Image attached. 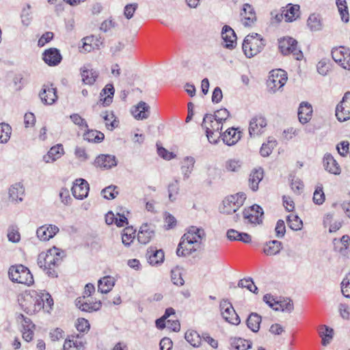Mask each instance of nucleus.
Returning <instances> with one entry per match:
<instances>
[{
    "instance_id": "603ef678",
    "label": "nucleus",
    "mask_w": 350,
    "mask_h": 350,
    "mask_svg": "<svg viewBox=\"0 0 350 350\" xmlns=\"http://www.w3.org/2000/svg\"><path fill=\"white\" fill-rule=\"evenodd\" d=\"M12 128L8 124L0 123V143L5 144L10 138Z\"/></svg>"
},
{
    "instance_id": "0e129e2a",
    "label": "nucleus",
    "mask_w": 350,
    "mask_h": 350,
    "mask_svg": "<svg viewBox=\"0 0 350 350\" xmlns=\"http://www.w3.org/2000/svg\"><path fill=\"white\" fill-rule=\"evenodd\" d=\"M341 292L347 298H350V273H348L341 282Z\"/></svg>"
},
{
    "instance_id": "ddd939ff",
    "label": "nucleus",
    "mask_w": 350,
    "mask_h": 350,
    "mask_svg": "<svg viewBox=\"0 0 350 350\" xmlns=\"http://www.w3.org/2000/svg\"><path fill=\"white\" fill-rule=\"evenodd\" d=\"M196 245H198V244L193 242L191 239H184V236H183L178 245L176 254L178 256L190 255L197 250Z\"/></svg>"
},
{
    "instance_id": "dca6fc26",
    "label": "nucleus",
    "mask_w": 350,
    "mask_h": 350,
    "mask_svg": "<svg viewBox=\"0 0 350 350\" xmlns=\"http://www.w3.org/2000/svg\"><path fill=\"white\" fill-rule=\"evenodd\" d=\"M221 38L224 42V47L232 49L237 44V36L234 31L228 25H224L221 30Z\"/></svg>"
},
{
    "instance_id": "774afa93",
    "label": "nucleus",
    "mask_w": 350,
    "mask_h": 350,
    "mask_svg": "<svg viewBox=\"0 0 350 350\" xmlns=\"http://www.w3.org/2000/svg\"><path fill=\"white\" fill-rule=\"evenodd\" d=\"M242 163L239 160L230 159L226 162V169L229 172H237L241 167Z\"/></svg>"
},
{
    "instance_id": "0eeeda50",
    "label": "nucleus",
    "mask_w": 350,
    "mask_h": 350,
    "mask_svg": "<svg viewBox=\"0 0 350 350\" xmlns=\"http://www.w3.org/2000/svg\"><path fill=\"white\" fill-rule=\"evenodd\" d=\"M287 79V74L284 70H273L270 72L267 86L273 93H275L285 85Z\"/></svg>"
},
{
    "instance_id": "c756f323",
    "label": "nucleus",
    "mask_w": 350,
    "mask_h": 350,
    "mask_svg": "<svg viewBox=\"0 0 350 350\" xmlns=\"http://www.w3.org/2000/svg\"><path fill=\"white\" fill-rule=\"evenodd\" d=\"M312 107L308 103H301L298 110L299 120L302 124L307 123L312 117Z\"/></svg>"
},
{
    "instance_id": "7ed1b4c3",
    "label": "nucleus",
    "mask_w": 350,
    "mask_h": 350,
    "mask_svg": "<svg viewBox=\"0 0 350 350\" xmlns=\"http://www.w3.org/2000/svg\"><path fill=\"white\" fill-rule=\"evenodd\" d=\"M265 45V41L258 33L247 36L243 42V51L247 57L259 53Z\"/></svg>"
},
{
    "instance_id": "7c9ffc66",
    "label": "nucleus",
    "mask_w": 350,
    "mask_h": 350,
    "mask_svg": "<svg viewBox=\"0 0 350 350\" xmlns=\"http://www.w3.org/2000/svg\"><path fill=\"white\" fill-rule=\"evenodd\" d=\"M131 112L137 120L147 119L150 115V107L146 103L140 101Z\"/></svg>"
},
{
    "instance_id": "412c9836",
    "label": "nucleus",
    "mask_w": 350,
    "mask_h": 350,
    "mask_svg": "<svg viewBox=\"0 0 350 350\" xmlns=\"http://www.w3.org/2000/svg\"><path fill=\"white\" fill-rule=\"evenodd\" d=\"M39 96L45 105H52L57 99L56 89L45 85H43Z\"/></svg>"
},
{
    "instance_id": "8fccbe9b",
    "label": "nucleus",
    "mask_w": 350,
    "mask_h": 350,
    "mask_svg": "<svg viewBox=\"0 0 350 350\" xmlns=\"http://www.w3.org/2000/svg\"><path fill=\"white\" fill-rule=\"evenodd\" d=\"M336 3L341 20L345 23H348L349 21V15L346 0H336Z\"/></svg>"
},
{
    "instance_id": "4d7b16f0",
    "label": "nucleus",
    "mask_w": 350,
    "mask_h": 350,
    "mask_svg": "<svg viewBox=\"0 0 350 350\" xmlns=\"http://www.w3.org/2000/svg\"><path fill=\"white\" fill-rule=\"evenodd\" d=\"M31 5L29 4H27L26 7L23 8L21 14L22 24L25 27L29 26V25L31 23Z\"/></svg>"
},
{
    "instance_id": "a211bd4d",
    "label": "nucleus",
    "mask_w": 350,
    "mask_h": 350,
    "mask_svg": "<svg viewBox=\"0 0 350 350\" xmlns=\"http://www.w3.org/2000/svg\"><path fill=\"white\" fill-rule=\"evenodd\" d=\"M59 232V228L55 225H44L37 229L38 238L41 241H48Z\"/></svg>"
},
{
    "instance_id": "c85d7f7f",
    "label": "nucleus",
    "mask_w": 350,
    "mask_h": 350,
    "mask_svg": "<svg viewBox=\"0 0 350 350\" xmlns=\"http://www.w3.org/2000/svg\"><path fill=\"white\" fill-rule=\"evenodd\" d=\"M115 90L112 84H107L100 94L99 103L104 107L109 106L113 100Z\"/></svg>"
},
{
    "instance_id": "ea45409f",
    "label": "nucleus",
    "mask_w": 350,
    "mask_h": 350,
    "mask_svg": "<svg viewBox=\"0 0 350 350\" xmlns=\"http://www.w3.org/2000/svg\"><path fill=\"white\" fill-rule=\"evenodd\" d=\"M319 335L322 339L321 343L323 346H327L330 343L333 338L334 330L327 325H321L319 329Z\"/></svg>"
},
{
    "instance_id": "4be33fe9",
    "label": "nucleus",
    "mask_w": 350,
    "mask_h": 350,
    "mask_svg": "<svg viewBox=\"0 0 350 350\" xmlns=\"http://www.w3.org/2000/svg\"><path fill=\"white\" fill-rule=\"evenodd\" d=\"M62 59L59 51L55 48H51L43 53V60L49 66H57L61 62Z\"/></svg>"
},
{
    "instance_id": "39448f33",
    "label": "nucleus",
    "mask_w": 350,
    "mask_h": 350,
    "mask_svg": "<svg viewBox=\"0 0 350 350\" xmlns=\"http://www.w3.org/2000/svg\"><path fill=\"white\" fill-rule=\"evenodd\" d=\"M245 199L246 195L244 193H237L226 197L223 200L220 212L227 215L235 213L243 204Z\"/></svg>"
},
{
    "instance_id": "aec40b11",
    "label": "nucleus",
    "mask_w": 350,
    "mask_h": 350,
    "mask_svg": "<svg viewBox=\"0 0 350 350\" xmlns=\"http://www.w3.org/2000/svg\"><path fill=\"white\" fill-rule=\"evenodd\" d=\"M103 44V39L101 37L94 36H87L83 39L82 50L84 52H91L94 49H99Z\"/></svg>"
},
{
    "instance_id": "473e14b6",
    "label": "nucleus",
    "mask_w": 350,
    "mask_h": 350,
    "mask_svg": "<svg viewBox=\"0 0 350 350\" xmlns=\"http://www.w3.org/2000/svg\"><path fill=\"white\" fill-rule=\"evenodd\" d=\"M64 148L62 144H57L49 150L48 153L43 157L45 163L55 161L64 154Z\"/></svg>"
},
{
    "instance_id": "c9c22d12",
    "label": "nucleus",
    "mask_w": 350,
    "mask_h": 350,
    "mask_svg": "<svg viewBox=\"0 0 350 350\" xmlns=\"http://www.w3.org/2000/svg\"><path fill=\"white\" fill-rule=\"evenodd\" d=\"M115 285L114 278L110 276H105L98 282V291L101 293H109Z\"/></svg>"
},
{
    "instance_id": "6e6d98bb",
    "label": "nucleus",
    "mask_w": 350,
    "mask_h": 350,
    "mask_svg": "<svg viewBox=\"0 0 350 350\" xmlns=\"http://www.w3.org/2000/svg\"><path fill=\"white\" fill-rule=\"evenodd\" d=\"M238 286L240 288H246L250 291L256 294L258 293V288L254 285L251 278L240 280L238 283Z\"/></svg>"
},
{
    "instance_id": "f257e3e1",
    "label": "nucleus",
    "mask_w": 350,
    "mask_h": 350,
    "mask_svg": "<svg viewBox=\"0 0 350 350\" xmlns=\"http://www.w3.org/2000/svg\"><path fill=\"white\" fill-rule=\"evenodd\" d=\"M18 301L22 310L29 315L36 314L42 308L49 312L53 306L51 295L42 291H26L18 295Z\"/></svg>"
},
{
    "instance_id": "a878e982",
    "label": "nucleus",
    "mask_w": 350,
    "mask_h": 350,
    "mask_svg": "<svg viewBox=\"0 0 350 350\" xmlns=\"http://www.w3.org/2000/svg\"><path fill=\"white\" fill-rule=\"evenodd\" d=\"M323 166L327 172L335 175L340 174V167L331 154H325L323 157Z\"/></svg>"
},
{
    "instance_id": "f704fd0d",
    "label": "nucleus",
    "mask_w": 350,
    "mask_h": 350,
    "mask_svg": "<svg viewBox=\"0 0 350 350\" xmlns=\"http://www.w3.org/2000/svg\"><path fill=\"white\" fill-rule=\"evenodd\" d=\"M84 343L79 339V336H71L64 344V350H84Z\"/></svg>"
},
{
    "instance_id": "393cba45",
    "label": "nucleus",
    "mask_w": 350,
    "mask_h": 350,
    "mask_svg": "<svg viewBox=\"0 0 350 350\" xmlns=\"http://www.w3.org/2000/svg\"><path fill=\"white\" fill-rule=\"evenodd\" d=\"M146 257L151 265H159L163 262L164 252L162 250L150 247L147 250Z\"/></svg>"
},
{
    "instance_id": "423d86ee",
    "label": "nucleus",
    "mask_w": 350,
    "mask_h": 350,
    "mask_svg": "<svg viewBox=\"0 0 350 350\" xmlns=\"http://www.w3.org/2000/svg\"><path fill=\"white\" fill-rule=\"evenodd\" d=\"M278 46L284 55H292L296 60L303 58L302 51L297 47V42L293 38L286 37L279 40Z\"/></svg>"
},
{
    "instance_id": "72a5a7b5",
    "label": "nucleus",
    "mask_w": 350,
    "mask_h": 350,
    "mask_svg": "<svg viewBox=\"0 0 350 350\" xmlns=\"http://www.w3.org/2000/svg\"><path fill=\"white\" fill-rule=\"evenodd\" d=\"M89 67V66H85L81 68V77L84 83L92 85L98 78V72Z\"/></svg>"
},
{
    "instance_id": "9d476101",
    "label": "nucleus",
    "mask_w": 350,
    "mask_h": 350,
    "mask_svg": "<svg viewBox=\"0 0 350 350\" xmlns=\"http://www.w3.org/2000/svg\"><path fill=\"white\" fill-rule=\"evenodd\" d=\"M336 116L340 122H345L350 119V92L344 94L342 100L336 106Z\"/></svg>"
},
{
    "instance_id": "9b49d317",
    "label": "nucleus",
    "mask_w": 350,
    "mask_h": 350,
    "mask_svg": "<svg viewBox=\"0 0 350 350\" xmlns=\"http://www.w3.org/2000/svg\"><path fill=\"white\" fill-rule=\"evenodd\" d=\"M267 124V120L264 116L258 115L253 117L249 125V134L250 137H254L260 135L264 133Z\"/></svg>"
},
{
    "instance_id": "5701e85b",
    "label": "nucleus",
    "mask_w": 350,
    "mask_h": 350,
    "mask_svg": "<svg viewBox=\"0 0 350 350\" xmlns=\"http://www.w3.org/2000/svg\"><path fill=\"white\" fill-rule=\"evenodd\" d=\"M241 21L245 26H250L256 20L254 8L249 3H245L241 11Z\"/></svg>"
},
{
    "instance_id": "2f4dec72",
    "label": "nucleus",
    "mask_w": 350,
    "mask_h": 350,
    "mask_svg": "<svg viewBox=\"0 0 350 350\" xmlns=\"http://www.w3.org/2000/svg\"><path fill=\"white\" fill-rule=\"evenodd\" d=\"M24 195L25 189L20 183L12 185L9 189V196L12 201L21 202L23 200Z\"/></svg>"
},
{
    "instance_id": "a19ab883",
    "label": "nucleus",
    "mask_w": 350,
    "mask_h": 350,
    "mask_svg": "<svg viewBox=\"0 0 350 350\" xmlns=\"http://www.w3.org/2000/svg\"><path fill=\"white\" fill-rule=\"evenodd\" d=\"M282 249V243L277 240L270 241L264 246L263 252L266 255L272 256L278 254Z\"/></svg>"
},
{
    "instance_id": "b1692460",
    "label": "nucleus",
    "mask_w": 350,
    "mask_h": 350,
    "mask_svg": "<svg viewBox=\"0 0 350 350\" xmlns=\"http://www.w3.org/2000/svg\"><path fill=\"white\" fill-rule=\"evenodd\" d=\"M300 7L297 4L289 3L286 9L282 10L281 17L284 18L286 22H293L299 17Z\"/></svg>"
},
{
    "instance_id": "20e7f679",
    "label": "nucleus",
    "mask_w": 350,
    "mask_h": 350,
    "mask_svg": "<svg viewBox=\"0 0 350 350\" xmlns=\"http://www.w3.org/2000/svg\"><path fill=\"white\" fill-rule=\"evenodd\" d=\"M10 279L14 282L27 286L33 283V277L29 269L23 265L11 266L8 271Z\"/></svg>"
},
{
    "instance_id": "1a4fd4ad",
    "label": "nucleus",
    "mask_w": 350,
    "mask_h": 350,
    "mask_svg": "<svg viewBox=\"0 0 350 350\" xmlns=\"http://www.w3.org/2000/svg\"><path fill=\"white\" fill-rule=\"evenodd\" d=\"M263 215L262 208L258 204H254L245 208L243 212L244 219L247 220L248 223L255 225L262 222Z\"/></svg>"
},
{
    "instance_id": "f03ea898",
    "label": "nucleus",
    "mask_w": 350,
    "mask_h": 350,
    "mask_svg": "<svg viewBox=\"0 0 350 350\" xmlns=\"http://www.w3.org/2000/svg\"><path fill=\"white\" fill-rule=\"evenodd\" d=\"M64 252L53 247L46 252H41L38 256V265L51 278L57 277L56 268L62 263Z\"/></svg>"
},
{
    "instance_id": "2eb2a0df",
    "label": "nucleus",
    "mask_w": 350,
    "mask_h": 350,
    "mask_svg": "<svg viewBox=\"0 0 350 350\" xmlns=\"http://www.w3.org/2000/svg\"><path fill=\"white\" fill-rule=\"evenodd\" d=\"M76 306L82 311L92 312L98 311L101 308L102 304L100 301L90 302L86 300L85 296L79 297L75 300Z\"/></svg>"
},
{
    "instance_id": "49530a36",
    "label": "nucleus",
    "mask_w": 350,
    "mask_h": 350,
    "mask_svg": "<svg viewBox=\"0 0 350 350\" xmlns=\"http://www.w3.org/2000/svg\"><path fill=\"white\" fill-rule=\"evenodd\" d=\"M349 49L344 46H340L339 48L334 49L332 51V57L336 62L340 64L343 59L346 57V55L349 54Z\"/></svg>"
},
{
    "instance_id": "e2e57ef3",
    "label": "nucleus",
    "mask_w": 350,
    "mask_h": 350,
    "mask_svg": "<svg viewBox=\"0 0 350 350\" xmlns=\"http://www.w3.org/2000/svg\"><path fill=\"white\" fill-rule=\"evenodd\" d=\"M325 201V194L323 190V186H317L313 195V202L318 205L322 204Z\"/></svg>"
},
{
    "instance_id": "6e6552de",
    "label": "nucleus",
    "mask_w": 350,
    "mask_h": 350,
    "mask_svg": "<svg viewBox=\"0 0 350 350\" xmlns=\"http://www.w3.org/2000/svg\"><path fill=\"white\" fill-rule=\"evenodd\" d=\"M220 312L224 319L228 323L238 325L241 323L239 315L234 310L232 304L228 300L223 299L219 304Z\"/></svg>"
},
{
    "instance_id": "a18cd8bd",
    "label": "nucleus",
    "mask_w": 350,
    "mask_h": 350,
    "mask_svg": "<svg viewBox=\"0 0 350 350\" xmlns=\"http://www.w3.org/2000/svg\"><path fill=\"white\" fill-rule=\"evenodd\" d=\"M185 338L193 347H198L201 344V337L195 330H188L185 333Z\"/></svg>"
},
{
    "instance_id": "58836bf2",
    "label": "nucleus",
    "mask_w": 350,
    "mask_h": 350,
    "mask_svg": "<svg viewBox=\"0 0 350 350\" xmlns=\"http://www.w3.org/2000/svg\"><path fill=\"white\" fill-rule=\"evenodd\" d=\"M195 162V159L192 157H186L184 158L181 165V172L185 180L189 178L193 170Z\"/></svg>"
},
{
    "instance_id": "69168bd1",
    "label": "nucleus",
    "mask_w": 350,
    "mask_h": 350,
    "mask_svg": "<svg viewBox=\"0 0 350 350\" xmlns=\"http://www.w3.org/2000/svg\"><path fill=\"white\" fill-rule=\"evenodd\" d=\"M179 191L178 180H175L174 183L168 185V197L171 202L176 200V196L178 195Z\"/></svg>"
},
{
    "instance_id": "37998d69",
    "label": "nucleus",
    "mask_w": 350,
    "mask_h": 350,
    "mask_svg": "<svg viewBox=\"0 0 350 350\" xmlns=\"http://www.w3.org/2000/svg\"><path fill=\"white\" fill-rule=\"evenodd\" d=\"M230 344L234 350H247L250 349L252 345V342L250 340L241 338H231Z\"/></svg>"
},
{
    "instance_id": "5fc2aeb1",
    "label": "nucleus",
    "mask_w": 350,
    "mask_h": 350,
    "mask_svg": "<svg viewBox=\"0 0 350 350\" xmlns=\"http://www.w3.org/2000/svg\"><path fill=\"white\" fill-rule=\"evenodd\" d=\"M8 239L9 241L12 243H18L21 240V234L18 228L16 225L10 226L8 228Z\"/></svg>"
},
{
    "instance_id": "864d4df0",
    "label": "nucleus",
    "mask_w": 350,
    "mask_h": 350,
    "mask_svg": "<svg viewBox=\"0 0 350 350\" xmlns=\"http://www.w3.org/2000/svg\"><path fill=\"white\" fill-rule=\"evenodd\" d=\"M277 142L273 138L269 137L267 144H262L260 153L262 157H268L272 152L273 149L276 146Z\"/></svg>"
},
{
    "instance_id": "052dcab7",
    "label": "nucleus",
    "mask_w": 350,
    "mask_h": 350,
    "mask_svg": "<svg viewBox=\"0 0 350 350\" xmlns=\"http://www.w3.org/2000/svg\"><path fill=\"white\" fill-rule=\"evenodd\" d=\"M171 279L174 284L176 286H183L185 283L180 273V270L178 267L171 271Z\"/></svg>"
},
{
    "instance_id": "f8f14e48",
    "label": "nucleus",
    "mask_w": 350,
    "mask_h": 350,
    "mask_svg": "<svg viewBox=\"0 0 350 350\" xmlns=\"http://www.w3.org/2000/svg\"><path fill=\"white\" fill-rule=\"evenodd\" d=\"M89 190L90 187L88 183L83 178L77 179L71 189L73 196L79 200L87 198Z\"/></svg>"
},
{
    "instance_id": "bf43d9fd",
    "label": "nucleus",
    "mask_w": 350,
    "mask_h": 350,
    "mask_svg": "<svg viewBox=\"0 0 350 350\" xmlns=\"http://www.w3.org/2000/svg\"><path fill=\"white\" fill-rule=\"evenodd\" d=\"M135 232L133 228H126L123 230L122 236V243L126 246H129L132 243L135 236L133 235Z\"/></svg>"
},
{
    "instance_id": "f3484780",
    "label": "nucleus",
    "mask_w": 350,
    "mask_h": 350,
    "mask_svg": "<svg viewBox=\"0 0 350 350\" xmlns=\"http://www.w3.org/2000/svg\"><path fill=\"white\" fill-rule=\"evenodd\" d=\"M230 113L228 109L226 108H222L219 110H217L214 115L206 113L202 123V127L204 126V124H207L208 122H211L213 123V120L219 121L222 123L225 122L226 120L230 117Z\"/></svg>"
},
{
    "instance_id": "338daca9",
    "label": "nucleus",
    "mask_w": 350,
    "mask_h": 350,
    "mask_svg": "<svg viewBox=\"0 0 350 350\" xmlns=\"http://www.w3.org/2000/svg\"><path fill=\"white\" fill-rule=\"evenodd\" d=\"M137 8L138 4L137 3L126 4L124 8V16L127 19L132 18Z\"/></svg>"
},
{
    "instance_id": "680f3d73",
    "label": "nucleus",
    "mask_w": 350,
    "mask_h": 350,
    "mask_svg": "<svg viewBox=\"0 0 350 350\" xmlns=\"http://www.w3.org/2000/svg\"><path fill=\"white\" fill-rule=\"evenodd\" d=\"M126 211H123L121 208L120 211L116 213V218L115 224L118 227H123L125 225L128 224V219L125 215ZM126 213H129V211H126Z\"/></svg>"
},
{
    "instance_id": "09e8293b",
    "label": "nucleus",
    "mask_w": 350,
    "mask_h": 350,
    "mask_svg": "<svg viewBox=\"0 0 350 350\" xmlns=\"http://www.w3.org/2000/svg\"><path fill=\"white\" fill-rule=\"evenodd\" d=\"M103 118L106 122L105 124L107 129L112 131L113 129L118 126L119 121L116 119L113 111H106L105 115L103 116Z\"/></svg>"
},
{
    "instance_id": "4c0bfd02",
    "label": "nucleus",
    "mask_w": 350,
    "mask_h": 350,
    "mask_svg": "<svg viewBox=\"0 0 350 350\" xmlns=\"http://www.w3.org/2000/svg\"><path fill=\"white\" fill-rule=\"evenodd\" d=\"M263 178V170L260 168L252 172L250 175L249 185L250 189L256 191L258 189V184Z\"/></svg>"
},
{
    "instance_id": "79ce46f5",
    "label": "nucleus",
    "mask_w": 350,
    "mask_h": 350,
    "mask_svg": "<svg viewBox=\"0 0 350 350\" xmlns=\"http://www.w3.org/2000/svg\"><path fill=\"white\" fill-rule=\"evenodd\" d=\"M261 320V316L256 312H252L247 319V326L252 332H257L259 330Z\"/></svg>"
},
{
    "instance_id": "bb28decb",
    "label": "nucleus",
    "mask_w": 350,
    "mask_h": 350,
    "mask_svg": "<svg viewBox=\"0 0 350 350\" xmlns=\"http://www.w3.org/2000/svg\"><path fill=\"white\" fill-rule=\"evenodd\" d=\"M222 140L228 146L234 145L241 139V132L232 127L221 134Z\"/></svg>"
},
{
    "instance_id": "de8ad7c7",
    "label": "nucleus",
    "mask_w": 350,
    "mask_h": 350,
    "mask_svg": "<svg viewBox=\"0 0 350 350\" xmlns=\"http://www.w3.org/2000/svg\"><path fill=\"white\" fill-rule=\"evenodd\" d=\"M287 224L291 229L293 230H299L303 226L301 219L296 215L291 214L286 217Z\"/></svg>"
},
{
    "instance_id": "6ab92c4d",
    "label": "nucleus",
    "mask_w": 350,
    "mask_h": 350,
    "mask_svg": "<svg viewBox=\"0 0 350 350\" xmlns=\"http://www.w3.org/2000/svg\"><path fill=\"white\" fill-rule=\"evenodd\" d=\"M154 236V229L151 224H144L139 228L137 239L139 243L146 244L150 242Z\"/></svg>"
},
{
    "instance_id": "cd10ccee",
    "label": "nucleus",
    "mask_w": 350,
    "mask_h": 350,
    "mask_svg": "<svg viewBox=\"0 0 350 350\" xmlns=\"http://www.w3.org/2000/svg\"><path fill=\"white\" fill-rule=\"evenodd\" d=\"M183 236L184 239H191L193 242L199 245L202 238L205 236V233L202 228H197L196 226H191Z\"/></svg>"
},
{
    "instance_id": "13d9d810",
    "label": "nucleus",
    "mask_w": 350,
    "mask_h": 350,
    "mask_svg": "<svg viewBox=\"0 0 350 350\" xmlns=\"http://www.w3.org/2000/svg\"><path fill=\"white\" fill-rule=\"evenodd\" d=\"M117 189L118 187L110 185L103 189L101 191V193L103 195V197L107 200L114 199L118 194Z\"/></svg>"
},
{
    "instance_id": "c03bdc74",
    "label": "nucleus",
    "mask_w": 350,
    "mask_h": 350,
    "mask_svg": "<svg viewBox=\"0 0 350 350\" xmlns=\"http://www.w3.org/2000/svg\"><path fill=\"white\" fill-rule=\"evenodd\" d=\"M103 133L96 130H89L84 133L83 139L89 142L100 143L104 139Z\"/></svg>"
},
{
    "instance_id": "4468645a",
    "label": "nucleus",
    "mask_w": 350,
    "mask_h": 350,
    "mask_svg": "<svg viewBox=\"0 0 350 350\" xmlns=\"http://www.w3.org/2000/svg\"><path fill=\"white\" fill-rule=\"evenodd\" d=\"M118 161L114 155L100 154L94 160V165L103 170H109L116 166Z\"/></svg>"
},
{
    "instance_id": "e433bc0d",
    "label": "nucleus",
    "mask_w": 350,
    "mask_h": 350,
    "mask_svg": "<svg viewBox=\"0 0 350 350\" xmlns=\"http://www.w3.org/2000/svg\"><path fill=\"white\" fill-rule=\"evenodd\" d=\"M274 310L291 312L294 309L293 301L289 298L277 299L274 303Z\"/></svg>"
},
{
    "instance_id": "3c124183",
    "label": "nucleus",
    "mask_w": 350,
    "mask_h": 350,
    "mask_svg": "<svg viewBox=\"0 0 350 350\" xmlns=\"http://www.w3.org/2000/svg\"><path fill=\"white\" fill-rule=\"evenodd\" d=\"M308 26L311 31H319L322 28V23L319 15L312 14L308 19Z\"/></svg>"
}]
</instances>
